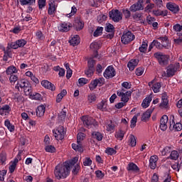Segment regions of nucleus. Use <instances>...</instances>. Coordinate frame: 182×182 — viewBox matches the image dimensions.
<instances>
[{
	"mask_svg": "<svg viewBox=\"0 0 182 182\" xmlns=\"http://www.w3.org/2000/svg\"><path fill=\"white\" fill-rule=\"evenodd\" d=\"M70 173V169H69V164L66 162H64L63 164L57 165L54 169V176L57 180L66 178Z\"/></svg>",
	"mask_w": 182,
	"mask_h": 182,
	"instance_id": "1",
	"label": "nucleus"
},
{
	"mask_svg": "<svg viewBox=\"0 0 182 182\" xmlns=\"http://www.w3.org/2000/svg\"><path fill=\"white\" fill-rule=\"evenodd\" d=\"M15 89H16L18 92H22V90H23L26 96L31 97L32 95V87L31 86V82L27 80H21L17 81Z\"/></svg>",
	"mask_w": 182,
	"mask_h": 182,
	"instance_id": "2",
	"label": "nucleus"
},
{
	"mask_svg": "<svg viewBox=\"0 0 182 182\" xmlns=\"http://www.w3.org/2000/svg\"><path fill=\"white\" fill-rule=\"evenodd\" d=\"M132 91L126 90L124 88H121L117 91V95L119 97H121V102L124 103H127L129 102L130 97H132Z\"/></svg>",
	"mask_w": 182,
	"mask_h": 182,
	"instance_id": "3",
	"label": "nucleus"
},
{
	"mask_svg": "<svg viewBox=\"0 0 182 182\" xmlns=\"http://www.w3.org/2000/svg\"><path fill=\"white\" fill-rule=\"evenodd\" d=\"M154 56L157 59L161 66L168 65V55L163 54L161 52H157L154 54Z\"/></svg>",
	"mask_w": 182,
	"mask_h": 182,
	"instance_id": "4",
	"label": "nucleus"
},
{
	"mask_svg": "<svg viewBox=\"0 0 182 182\" xmlns=\"http://www.w3.org/2000/svg\"><path fill=\"white\" fill-rule=\"evenodd\" d=\"M178 69H180V63L170 64L166 68V77H173Z\"/></svg>",
	"mask_w": 182,
	"mask_h": 182,
	"instance_id": "5",
	"label": "nucleus"
},
{
	"mask_svg": "<svg viewBox=\"0 0 182 182\" xmlns=\"http://www.w3.org/2000/svg\"><path fill=\"white\" fill-rule=\"evenodd\" d=\"M110 19L114 22H120L123 19V14L118 9H112L109 12Z\"/></svg>",
	"mask_w": 182,
	"mask_h": 182,
	"instance_id": "6",
	"label": "nucleus"
},
{
	"mask_svg": "<svg viewBox=\"0 0 182 182\" xmlns=\"http://www.w3.org/2000/svg\"><path fill=\"white\" fill-rule=\"evenodd\" d=\"M81 120L87 129H92V126H96L97 123L95 119L89 116H82Z\"/></svg>",
	"mask_w": 182,
	"mask_h": 182,
	"instance_id": "7",
	"label": "nucleus"
},
{
	"mask_svg": "<svg viewBox=\"0 0 182 182\" xmlns=\"http://www.w3.org/2000/svg\"><path fill=\"white\" fill-rule=\"evenodd\" d=\"M105 85V79L103 77L97 78L95 80H92L90 83L89 84V89L91 92H93L97 86H103Z\"/></svg>",
	"mask_w": 182,
	"mask_h": 182,
	"instance_id": "8",
	"label": "nucleus"
},
{
	"mask_svg": "<svg viewBox=\"0 0 182 182\" xmlns=\"http://www.w3.org/2000/svg\"><path fill=\"white\" fill-rule=\"evenodd\" d=\"M134 34L132 33L131 31H128L127 33H124L122 37H121V42L124 45H128V43H130V42H132V41H134L135 39Z\"/></svg>",
	"mask_w": 182,
	"mask_h": 182,
	"instance_id": "9",
	"label": "nucleus"
},
{
	"mask_svg": "<svg viewBox=\"0 0 182 182\" xmlns=\"http://www.w3.org/2000/svg\"><path fill=\"white\" fill-rule=\"evenodd\" d=\"M103 76L105 79H113L116 76V69L113 65H109L107 67L103 73Z\"/></svg>",
	"mask_w": 182,
	"mask_h": 182,
	"instance_id": "10",
	"label": "nucleus"
},
{
	"mask_svg": "<svg viewBox=\"0 0 182 182\" xmlns=\"http://www.w3.org/2000/svg\"><path fill=\"white\" fill-rule=\"evenodd\" d=\"M28 41L25 39H18L16 41L9 43V46L11 49H18V48H23Z\"/></svg>",
	"mask_w": 182,
	"mask_h": 182,
	"instance_id": "11",
	"label": "nucleus"
},
{
	"mask_svg": "<svg viewBox=\"0 0 182 182\" xmlns=\"http://www.w3.org/2000/svg\"><path fill=\"white\" fill-rule=\"evenodd\" d=\"M58 9V4H56V0H50L48 1V14L50 16H55Z\"/></svg>",
	"mask_w": 182,
	"mask_h": 182,
	"instance_id": "12",
	"label": "nucleus"
},
{
	"mask_svg": "<svg viewBox=\"0 0 182 182\" xmlns=\"http://www.w3.org/2000/svg\"><path fill=\"white\" fill-rule=\"evenodd\" d=\"M53 133L57 140H63L66 132H65V128L60 127L58 129H53Z\"/></svg>",
	"mask_w": 182,
	"mask_h": 182,
	"instance_id": "13",
	"label": "nucleus"
},
{
	"mask_svg": "<svg viewBox=\"0 0 182 182\" xmlns=\"http://www.w3.org/2000/svg\"><path fill=\"white\" fill-rule=\"evenodd\" d=\"M143 4H144V1L143 0H138L137 2L132 4L129 7V11H131V12H137L139 11H143V9H144V6H143Z\"/></svg>",
	"mask_w": 182,
	"mask_h": 182,
	"instance_id": "14",
	"label": "nucleus"
},
{
	"mask_svg": "<svg viewBox=\"0 0 182 182\" xmlns=\"http://www.w3.org/2000/svg\"><path fill=\"white\" fill-rule=\"evenodd\" d=\"M168 122V117L167 115H163L160 119L159 127L162 132L167 130V123Z\"/></svg>",
	"mask_w": 182,
	"mask_h": 182,
	"instance_id": "15",
	"label": "nucleus"
},
{
	"mask_svg": "<svg viewBox=\"0 0 182 182\" xmlns=\"http://www.w3.org/2000/svg\"><path fill=\"white\" fill-rule=\"evenodd\" d=\"M148 86L151 87L154 93H159V92H160V89H161V82L154 83V80H153L148 83Z\"/></svg>",
	"mask_w": 182,
	"mask_h": 182,
	"instance_id": "16",
	"label": "nucleus"
},
{
	"mask_svg": "<svg viewBox=\"0 0 182 182\" xmlns=\"http://www.w3.org/2000/svg\"><path fill=\"white\" fill-rule=\"evenodd\" d=\"M170 130H175V132H181L182 130V124L180 122H175L174 119H172L170 122V126H169Z\"/></svg>",
	"mask_w": 182,
	"mask_h": 182,
	"instance_id": "17",
	"label": "nucleus"
},
{
	"mask_svg": "<svg viewBox=\"0 0 182 182\" xmlns=\"http://www.w3.org/2000/svg\"><path fill=\"white\" fill-rule=\"evenodd\" d=\"M166 8L173 14H178L180 12V6L175 3H167Z\"/></svg>",
	"mask_w": 182,
	"mask_h": 182,
	"instance_id": "18",
	"label": "nucleus"
},
{
	"mask_svg": "<svg viewBox=\"0 0 182 182\" xmlns=\"http://www.w3.org/2000/svg\"><path fill=\"white\" fill-rule=\"evenodd\" d=\"M41 85L43 86V87H45L46 89L52 90V92H54V90H56V87H55V85H53L52 82H49L47 80H42Z\"/></svg>",
	"mask_w": 182,
	"mask_h": 182,
	"instance_id": "19",
	"label": "nucleus"
},
{
	"mask_svg": "<svg viewBox=\"0 0 182 182\" xmlns=\"http://www.w3.org/2000/svg\"><path fill=\"white\" fill-rule=\"evenodd\" d=\"M158 41H161V45H162L165 49H168V48H170V41H168V37H167V36L158 38Z\"/></svg>",
	"mask_w": 182,
	"mask_h": 182,
	"instance_id": "20",
	"label": "nucleus"
},
{
	"mask_svg": "<svg viewBox=\"0 0 182 182\" xmlns=\"http://www.w3.org/2000/svg\"><path fill=\"white\" fill-rule=\"evenodd\" d=\"M159 160V156L154 155L151 156L149 159V167L151 170H155L157 167V161Z\"/></svg>",
	"mask_w": 182,
	"mask_h": 182,
	"instance_id": "21",
	"label": "nucleus"
},
{
	"mask_svg": "<svg viewBox=\"0 0 182 182\" xmlns=\"http://www.w3.org/2000/svg\"><path fill=\"white\" fill-rule=\"evenodd\" d=\"M70 28H72L71 23L64 22L58 26V30L60 32H68V31L70 30Z\"/></svg>",
	"mask_w": 182,
	"mask_h": 182,
	"instance_id": "22",
	"label": "nucleus"
},
{
	"mask_svg": "<svg viewBox=\"0 0 182 182\" xmlns=\"http://www.w3.org/2000/svg\"><path fill=\"white\" fill-rule=\"evenodd\" d=\"M69 43L71 46H77L80 43V37L79 35H75L69 40Z\"/></svg>",
	"mask_w": 182,
	"mask_h": 182,
	"instance_id": "23",
	"label": "nucleus"
},
{
	"mask_svg": "<svg viewBox=\"0 0 182 182\" xmlns=\"http://www.w3.org/2000/svg\"><path fill=\"white\" fill-rule=\"evenodd\" d=\"M4 53L3 60L4 62H8V59L12 58V51H11V47L9 46L6 47V50L4 49Z\"/></svg>",
	"mask_w": 182,
	"mask_h": 182,
	"instance_id": "24",
	"label": "nucleus"
},
{
	"mask_svg": "<svg viewBox=\"0 0 182 182\" xmlns=\"http://www.w3.org/2000/svg\"><path fill=\"white\" fill-rule=\"evenodd\" d=\"M90 49H92L95 51L93 58L97 59L99 58V54L97 53V49H99V43L98 42H93L90 46Z\"/></svg>",
	"mask_w": 182,
	"mask_h": 182,
	"instance_id": "25",
	"label": "nucleus"
},
{
	"mask_svg": "<svg viewBox=\"0 0 182 182\" xmlns=\"http://www.w3.org/2000/svg\"><path fill=\"white\" fill-rule=\"evenodd\" d=\"M117 122L113 120H109L107 122L106 127L107 132H114Z\"/></svg>",
	"mask_w": 182,
	"mask_h": 182,
	"instance_id": "26",
	"label": "nucleus"
},
{
	"mask_svg": "<svg viewBox=\"0 0 182 182\" xmlns=\"http://www.w3.org/2000/svg\"><path fill=\"white\" fill-rule=\"evenodd\" d=\"M45 112H46V107L44 105H40L36 110V116H38V117H42V116L45 114Z\"/></svg>",
	"mask_w": 182,
	"mask_h": 182,
	"instance_id": "27",
	"label": "nucleus"
},
{
	"mask_svg": "<svg viewBox=\"0 0 182 182\" xmlns=\"http://www.w3.org/2000/svg\"><path fill=\"white\" fill-rule=\"evenodd\" d=\"M151 113H153L152 109H148L147 111L144 112L141 118V122H147V120H149L151 117Z\"/></svg>",
	"mask_w": 182,
	"mask_h": 182,
	"instance_id": "28",
	"label": "nucleus"
},
{
	"mask_svg": "<svg viewBox=\"0 0 182 182\" xmlns=\"http://www.w3.org/2000/svg\"><path fill=\"white\" fill-rule=\"evenodd\" d=\"M137 65H139V60L138 59H132L128 63L127 68H129V70H134V69H136V66H137Z\"/></svg>",
	"mask_w": 182,
	"mask_h": 182,
	"instance_id": "29",
	"label": "nucleus"
},
{
	"mask_svg": "<svg viewBox=\"0 0 182 182\" xmlns=\"http://www.w3.org/2000/svg\"><path fill=\"white\" fill-rule=\"evenodd\" d=\"M72 149L78 153H83V146H82V142H77V144H72Z\"/></svg>",
	"mask_w": 182,
	"mask_h": 182,
	"instance_id": "30",
	"label": "nucleus"
},
{
	"mask_svg": "<svg viewBox=\"0 0 182 182\" xmlns=\"http://www.w3.org/2000/svg\"><path fill=\"white\" fill-rule=\"evenodd\" d=\"M13 99L14 102H16L17 103H21L25 100V98H23V96H22V94L19 92H16L13 95Z\"/></svg>",
	"mask_w": 182,
	"mask_h": 182,
	"instance_id": "31",
	"label": "nucleus"
},
{
	"mask_svg": "<svg viewBox=\"0 0 182 182\" xmlns=\"http://www.w3.org/2000/svg\"><path fill=\"white\" fill-rule=\"evenodd\" d=\"M127 170L128 171H135V172L140 171V168H139V166H137V165L133 162L129 163L128 164Z\"/></svg>",
	"mask_w": 182,
	"mask_h": 182,
	"instance_id": "32",
	"label": "nucleus"
},
{
	"mask_svg": "<svg viewBox=\"0 0 182 182\" xmlns=\"http://www.w3.org/2000/svg\"><path fill=\"white\" fill-rule=\"evenodd\" d=\"M36 38L38 41V42H43L45 41L46 36L41 30H38L36 32Z\"/></svg>",
	"mask_w": 182,
	"mask_h": 182,
	"instance_id": "33",
	"label": "nucleus"
},
{
	"mask_svg": "<svg viewBox=\"0 0 182 182\" xmlns=\"http://www.w3.org/2000/svg\"><path fill=\"white\" fill-rule=\"evenodd\" d=\"M152 98L149 95L146 97L142 102L141 106L144 107V109H147L149 106H150V103L151 102Z\"/></svg>",
	"mask_w": 182,
	"mask_h": 182,
	"instance_id": "34",
	"label": "nucleus"
},
{
	"mask_svg": "<svg viewBox=\"0 0 182 182\" xmlns=\"http://www.w3.org/2000/svg\"><path fill=\"white\" fill-rule=\"evenodd\" d=\"M6 75H10L11 76L12 75H14V73H18V69H16V67L11 65L8 67L6 70Z\"/></svg>",
	"mask_w": 182,
	"mask_h": 182,
	"instance_id": "35",
	"label": "nucleus"
},
{
	"mask_svg": "<svg viewBox=\"0 0 182 182\" xmlns=\"http://www.w3.org/2000/svg\"><path fill=\"white\" fill-rule=\"evenodd\" d=\"M4 125L6 126V127H7L8 130L11 132V133L15 132V125L12 124L9 119H6L4 121Z\"/></svg>",
	"mask_w": 182,
	"mask_h": 182,
	"instance_id": "36",
	"label": "nucleus"
},
{
	"mask_svg": "<svg viewBox=\"0 0 182 182\" xmlns=\"http://www.w3.org/2000/svg\"><path fill=\"white\" fill-rule=\"evenodd\" d=\"M92 136L93 139H95L97 141H102V140H103V134L99 132H93Z\"/></svg>",
	"mask_w": 182,
	"mask_h": 182,
	"instance_id": "37",
	"label": "nucleus"
},
{
	"mask_svg": "<svg viewBox=\"0 0 182 182\" xmlns=\"http://www.w3.org/2000/svg\"><path fill=\"white\" fill-rule=\"evenodd\" d=\"M147 48H149V44L146 41H143L139 48V50L141 53H146L147 52Z\"/></svg>",
	"mask_w": 182,
	"mask_h": 182,
	"instance_id": "38",
	"label": "nucleus"
},
{
	"mask_svg": "<svg viewBox=\"0 0 182 182\" xmlns=\"http://www.w3.org/2000/svg\"><path fill=\"white\" fill-rule=\"evenodd\" d=\"M19 2L22 6L25 5H28V6H31V5H33L36 0H19Z\"/></svg>",
	"mask_w": 182,
	"mask_h": 182,
	"instance_id": "39",
	"label": "nucleus"
},
{
	"mask_svg": "<svg viewBox=\"0 0 182 182\" xmlns=\"http://www.w3.org/2000/svg\"><path fill=\"white\" fill-rule=\"evenodd\" d=\"M77 161H79V157L75 156V157L73 158L71 160L66 161L64 163H68V168H69V170H70V166H75V164H76V163H77Z\"/></svg>",
	"mask_w": 182,
	"mask_h": 182,
	"instance_id": "40",
	"label": "nucleus"
},
{
	"mask_svg": "<svg viewBox=\"0 0 182 182\" xmlns=\"http://www.w3.org/2000/svg\"><path fill=\"white\" fill-rule=\"evenodd\" d=\"M76 31H82L85 28V23L81 20H77L75 22Z\"/></svg>",
	"mask_w": 182,
	"mask_h": 182,
	"instance_id": "41",
	"label": "nucleus"
},
{
	"mask_svg": "<svg viewBox=\"0 0 182 182\" xmlns=\"http://www.w3.org/2000/svg\"><path fill=\"white\" fill-rule=\"evenodd\" d=\"M1 109L3 110V114H4V116H8V114H9V113H11V107L8 105H4L1 107Z\"/></svg>",
	"mask_w": 182,
	"mask_h": 182,
	"instance_id": "42",
	"label": "nucleus"
},
{
	"mask_svg": "<svg viewBox=\"0 0 182 182\" xmlns=\"http://www.w3.org/2000/svg\"><path fill=\"white\" fill-rule=\"evenodd\" d=\"M124 134H126V132L123 131L122 129H119L118 132L115 133V137L117 139H119L120 140H123Z\"/></svg>",
	"mask_w": 182,
	"mask_h": 182,
	"instance_id": "43",
	"label": "nucleus"
},
{
	"mask_svg": "<svg viewBox=\"0 0 182 182\" xmlns=\"http://www.w3.org/2000/svg\"><path fill=\"white\" fill-rule=\"evenodd\" d=\"M95 68H87L85 70V73L87 76V77H92V76H93V75H95Z\"/></svg>",
	"mask_w": 182,
	"mask_h": 182,
	"instance_id": "44",
	"label": "nucleus"
},
{
	"mask_svg": "<svg viewBox=\"0 0 182 182\" xmlns=\"http://www.w3.org/2000/svg\"><path fill=\"white\" fill-rule=\"evenodd\" d=\"M122 14L124 16L125 19H130V16H132V11L127 9H123Z\"/></svg>",
	"mask_w": 182,
	"mask_h": 182,
	"instance_id": "45",
	"label": "nucleus"
},
{
	"mask_svg": "<svg viewBox=\"0 0 182 182\" xmlns=\"http://www.w3.org/2000/svg\"><path fill=\"white\" fill-rule=\"evenodd\" d=\"M179 154L178 151L173 150L171 152V154L169 156V159H171V160H177V159H178L179 156Z\"/></svg>",
	"mask_w": 182,
	"mask_h": 182,
	"instance_id": "46",
	"label": "nucleus"
},
{
	"mask_svg": "<svg viewBox=\"0 0 182 182\" xmlns=\"http://www.w3.org/2000/svg\"><path fill=\"white\" fill-rule=\"evenodd\" d=\"M102 33H103V27H97L93 33V36L97 38L98 36H100Z\"/></svg>",
	"mask_w": 182,
	"mask_h": 182,
	"instance_id": "47",
	"label": "nucleus"
},
{
	"mask_svg": "<svg viewBox=\"0 0 182 182\" xmlns=\"http://www.w3.org/2000/svg\"><path fill=\"white\" fill-rule=\"evenodd\" d=\"M30 99H32L33 100H41L42 99V95L38 92H36L35 94L31 93Z\"/></svg>",
	"mask_w": 182,
	"mask_h": 182,
	"instance_id": "48",
	"label": "nucleus"
},
{
	"mask_svg": "<svg viewBox=\"0 0 182 182\" xmlns=\"http://www.w3.org/2000/svg\"><path fill=\"white\" fill-rule=\"evenodd\" d=\"M45 150L47 153H55L56 151V148L52 145H47L45 147Z\"/></svg>",
	"mask_w": 182,
	"mask_h": 182,
	"instance_id": "49",
	"label": "nucleus"
},
{
	"mask_svg": "<svg viewBox=\"0 0 182 182\" xmlns=\"http://www.w3.org/2000/svg\"><path fill=\"white\" fill-rule=\"evenodd\" d=\"M129 144L132 146V147H136V144H137L136 137H134V136L132 134L129 136Z\"/></svg>",
	"mask_w": 182,
	"mask_h": 182,
	"instance_id": "50",
	"label": "nucleus"
},
{
	"mask_svg": "<svg viewBox=\"0 0 182 182\" xmlns=\"http://www.w3.org/2000/svg\"><path fill=\"white\" fill-rule=\"evenodd\" d=\"M162 156H167L169 153H171V146H165L164 149L161 151Z\"/></svg>",
	"mask_w": 182,
	"mask_h": 182,
	"instance_id": "51",
	"label": "nucleus"
},
{
	"mask_svg": "<svg viewBox=\"0 0 182 182\" xmlns=\"http://www.w3.org/2000/svg\"><path fill=\"white\" fill-rule=\"evenodd\" d=\"M97 107L99 110H102V112H103L105 109H106V101L102 100V102L98 103Z\"/></svg>",
	"mask_w": 182,
	"mask_h": 182,
	"instance_id": "52",
	"label": "nucleus"
},
{
	"mask_svg": "<svg viewBox=\"0 0 182 182\" xmlns=\"http://www.w3.org/2000/svg\"><path fill=\"white\" fill-rule=\"evenodd\" d=\"M105 31L106 32H114V26L113 24L107 23L106 26L105 27Z\"/></svg>",
	"mask_w": 182,
	"mask_h": 182,
	"instance_id": "53",
	"label": "nucleus"
},
{
	"mask_svg": "<svg viewBox=\"0 0 182 182\" xmlns=\"http://www.w3.org/2000/svg\"><path fill=\"white\" fill-rule=\"evenodd\" d=\"M9 80H10L11 85H14L16 82H18V76L15 74H13L10 75Z\"/></svg>",
	"mask_w": 182,
	"mask_h": 182,
	"instance_id": "54",
	"label": "nucleus"
},
{
	"mask_svg": "<svg viewBox=\"0 0 182 182\" xmlns=\"http://www.w3.org/2000/svg\"><path fill=\"white\" fill-rule=\"evenodd\" d=\"M152 43L154 44V46H155L156 48V49H159V50H161V49H163V48H164V47H163L161 43H160L157 40H154L152 41Z\"/></svg>",
	"mask_w": 182,
	"mask_h": 182,
	"instance_id": "55",
	"label": "nucleus"
},
{
	"mask_svg": "<svg viewBox=\"0 0 182 182\" xmlns=\"http://www.w3.org/2000/svg\"><path fill=\"white\" fill-rule=\"evenodd\" d=\"M95 65H96V60L90 59L87 61V68L90 69H95Z\"/></svg>",
	"mask_w": 182,
	"mask_h": 182,
	"instance_id": "56",
	"label": "nucleus"
},
{
	"mask_svg": "<svg viewBox=\"0 0 182 182\" xmlns=\"http://www.w3.org/2000/svg\"><path fill=\"white\" fill-rule=\"evenodd\" d=\"M105 153L109 156H113L117 153V151L113 148H107L105 150Z\"/></svg>",
	"mask_w": 182,
	"mask_h": 182,
	"instance_id": "57",
	"label": "nucleus"
},
{
	"mask_svg": "<svg viewBox=\"0 0 182 182\" xmlns=\"http://www.w3.org/2000/svg\"><path fill=\"white\" fill-rule=\"evenodd\" d=\"M133 19H138L139 21H141L143 19V13L141 12H136L132 16Z\"/></svg>",
	"mask_w": 182,
	"mask_h": 182,
	"instance_id": "58",
	"label": "nucleus"
},
{
	"mask_svg": "<svg viewBox=\"0 0 182 182\" xmlns=\"http://www.w3.org/2000/svg\"><path fill=\"white\" fill-rule=\"evenodd\" d=\"M78 83L80 86H85V85H87V83H89V80L85 77H81L78 79Z\"/></svg>",
	"mask_w": 182,
	"mask_h": 182,
	"instance_id": "59",
	"label": "nucleus"
},
{
	"mask_svg": "<svg viewBox=\"0 0 182 182\" xmlns=\"http://www.w3.org/2000/svg\"><path fill=\"white\" fill-rule=\"evenodd\" d=\"M92 159H90L89 157H86L83 159V166H92Z\"/></svg>",
	"mask_w": 182,
	"mask_h": 182,
	"instance_id": "60",
	"label": "nucleus"
},
{
	"mask_svg": "<svg viewBox=\"0 0 182 182\" xmlns=\"http://www.w3.org/2000/svg\"><path fill=\"white\" fill-rule=\"evenodd\" d=\"M103 69H105V68H103L101 64H97L95 68L96 74L98 75H102Z\"/></svg>",
	"mask_w": 182,
	"mask_h": 182,
	"instance_id": "61",
	"label": "nucleus"
},
{
	"mask_svg": "<svg viewBox=\"0 0 182 182\" xmlns=\"http://www.w3.org/2000/svg\"><path fill=\"white\" fill-rule=\"evenodd\" d=\"M130 123H131V124H130L131 129H134V127H136V123H137V116L136 115H135L132 117Z\"/></svg>",
	"mask_w": 182,
	"mask_h": 182,
	"instance_id": "62",
	"label": "nucleus"
},
{
	"mask_svg": "<svg viewBox=\"0 0 182 182\" xmlns=\"http://www.w3.org/2000/svg\"><path fill=\"white\" fill-rule=\"evenodd\" d=\"M38 6L39 9H43L46 6V0H38Z\"/></svg>",
	"mask_w": 182,
	"mask_h": 182,
	"instance_id": "63",
	"label": "nucleus"
},
{
	"mask_svg": "<svg viewBox=\"0 0 182 182\" xmlns=\"http://www.w3.org/2000/svg\"><path fill=\"white\" fill-rule=\"evenodd\" d=\"M0 161L1 164H6V163H5L6 161V154L4 152L0 154Z\"/></svg>",
	"mask_w": 182,
	"mask_h": 182,
	"instance_id": "64",
	"label": "nucleus"
}]
</instances>
